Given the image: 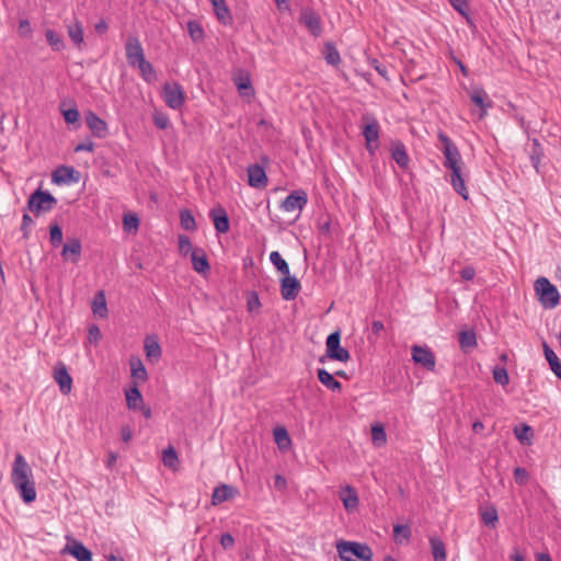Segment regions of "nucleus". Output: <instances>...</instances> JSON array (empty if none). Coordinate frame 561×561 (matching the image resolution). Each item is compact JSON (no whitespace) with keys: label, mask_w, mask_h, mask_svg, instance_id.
<instances>
[{"label":"nucleus","mask_w":561,"mask_h":561,"mask_svg":"<svg viewBox=\"0 0 561 561\" xmlns=\"http://www.w3.org/2000/svg\"><path fill=\"white\" fill-rule=\"evenodd\" d=\"M270 261L283 276L290 273L288 263L282 257L278 251L271 252Z\"/></svg>","instance_id":"a19ab883"},{"label":"nucleus","mask_w":561,"mask_h":561,"mask_svg":"<svg viewBox=\"0 0 561 561\" xmlns=\"http://www.w3.org/2000/svg\"><path fill=\"white\" fill-rule=\"evenodd\" d=\"M46 39L54 50L59 51L64 48V42L56 32L47 30Z\"/></svg>","instance_id":"8fccbe9b"},{"label":"nucleus","mask_w":561,"mask_h":561,"mask_svg":"<svg viewBox=\"0 0 561 561\" xmlns=\"http://www.w3.org/2000/svg\"><path fill=\"white\" fill-rule=\"evenodd\" d=\"M192 266L198 274H206L210 270L208 259L202 248H195L191 252Z\"/></svg>","instance_id":"f3484780"},{"label":"nucleus","mask_w":561,"mask_h":561,"mask_svg":"<svg viewBox=\"0 0 561 561\" xmlns=\"http://www.w3.org/2000/svg\"><path fill=\"white\" fill-rule=\"evenodd\" d=\"M18 34L21 37L30 38L32 36V26L27 19H22L19 23Z\"/></svg>","instance_id":"6e6d98bb"},{"label":"nucleus","mask_w":561,"mask_h":561,"mask_svg":"<svg viewBox=\"0 0 561 561\" xmlns=\"http://www.w3.org/2000/svg\"><path fill=\"white\" fill-rule=\"evenodd\" d=\"M92 311L94 316L99 318H106L108 314V309L106 305V298L103 290L98 291L94 295L93 301H92Z\"/></svg>","instance_id":"bb28decb"},{"label":"nucleus","mask_w":561,"mask_h":561,"mask_svg":"<svg viewBox=\"0 0 561 561\" xmlns=\"http://www.w3.org/2000/svg\"><path fill=\"white\" fill-rule=\"evenodd\" d=\"M31 474V466L21 454H16L12 465L11 481L25 503L35 500V486L30 481Z\"/></svg>","instance_id":"f257e3e1"},{"label":"nucleus","mask_w":561,"mask_h":561,"mask_svg":"<svg viewBox=\"0 0 561 561\" xmlns=\"http://www.w3.org/2000/svg\"><path fill=\"white\" fill-rule=\"evenodd\" d=\"M371 440L376 447H381L387 442L385 428L381 425L371 426Z\"/></svg>","instance_id":"49530a36"},{"label":"nucleus","mask_w":561,"mask_h":561,"mask_svg":"<svg viewBox=\"0 0 561 561\" xmlns=\"http://www.w3.org/2000/svg\"><path fill=\"white\" fill-rule=\"evenodd\" d=\"M85 123L91 133L98 138H105L108 135V127L105 121L100 118L94 112L89 111L85 114Z\"/></svg>","instance_id":"ddd939ff"},{"label":"nucleus","mask_w":561,"mask_h":561,"mask_svg":"<svg viewBox=\"0 0 561 561\" xmlns=\"http://www.w3.org/2000/svg\"><path fill=\"white\" fill-rule=\"evenodd\" d=\"M319 381L332 391H341L342 385L337 381L332 374L324 368H319L317 371Z\"/></svg>","instance_id":"c85d7f7f"},{"label":"nucleus","mask_w":561,"mask_h":561,"mask_svg":"<svg viewBox=\"0 0 561 561\" xmlns=\"http://www.w3.org/2000/svg\"><path fill=\"white\" fill-rule=\"evenodd\" d=\"M471 101L480 107L479 119H482L486 115V110L492 107V101L488 99V94L482 89H476L471 93Z\"/></svg>","instance_id":"412c9836"},{"label":"nucleus","mask_w":561,"mask_h":561,"mask_svg":"<svg viewBox=\"0 0 561 561\" xmlns=\"http://www.w3.org/2000/svg\"><path fill=\"white\" fill-rule=\"evenodd\" d=\"M145 352L149 360H158L161 357V348L157 340L147 339L145 342Z\"/></svg>","instance_id":"58836bf2"},{"label":"nucleus","mask_w":561,"mask_h":561,"mask_svg":"<svg viewBox=\"0 0 561 561\" xmlns=\"http://www.w3.org/2000/svg\"><path fill=\"white\" fill-rule=\"evenodd\" d=\"M412 359L415 364H420L427 370L433 371L435 369V356L428 347L419 345L412 346Z\"/></svg>","instance_id":"1a4fd4ad"},{"label":"nucleus","mask_w":561,"mask_h":561,"mask_svg":"<svg viewBox=\"0 0 561 561\" xmlns=\"http://www.w3.org/2000/svg\"><path fill=\"white\" fill-rule=\"evenodd\" d=\"M308 203V195L304 190L293 191L280 204V208L284 211L293 213L301 210L306 207Z\"/></svg>","instance_id":"6e6552de"},{"label":"nucleus","mask_w":561,"mask_h":561,"mask_svg":"<svg viewBox=\"0 0 561 561\" xmlns=\"http://www.w3.org/2000/svg\"><path fill=\"white\" fill-rule=\"evenodd\" d=\"M461 350L466 353L477 346V335L473 330L461 331L458 335Z\"/></svg>","instance_id":"c756f323"},{"label":"nucleus","mask_w":561,"mask_h":561,"mask_svg":"<svg viewBox=\"0 0 561 561\" xmlns=\"http://www.w3.org/2000/svg\"><path fill=\"white\" fill-rule=\"evenodd\" d=\"M300 22L313 36H320L322 32L321 21L319 15L312 9L306 8L301 11Z\"/></svg>","instance_id":"f8f14e48"},{"label":"nucleus","mask_w":561,"mask_h":561,"mask_svg":"<svg viewBox=\"0 0 561 561\" xmlns=\"http://www.w3.org/2000/svg\"><path fill=\"white\" fill-rule=\"evenodd\" d=\"M341 500L347 511L353 510L358 505V496L355 490L351 486L345 488L344 492L341 494Z\"/></svg>","instance_id":"4c0bfd02"},{"label":"nucleus","mask_w":561,"mask_h":561,"mask_svg":"<svg viewBox=\"0 0 561 561\" xmlns=\"http://www.w3.org/2000/svg\"><path fill=\"white\" fill-rule=\"evenodd\" d=\"M341 334L340 331L332 332L327 337V356L331 359L345 363L350 359V352L340 345Z\"/></svg>","instance_id":"39448f33"},{"label":"nucleus","mask_w":561,"mask_h":561,"mask_svg":"<svg viewBox=\"0 0 561 561\" xmlns=\"http://www.w3.org/2000/svg\"><path fill=\"white\" fill-rule=\"evenodd\" d=\"M323 57L331 66H337L341 62V56L335 45L331 42L324 44Z\"/></svg>","instance_id":"c9c22d12"},{"label":"nucleus","mask_w":561,"mask_h":561,"mask_svg":"<svg viewBox=\"0 0 561 561\" xmlns=\"http://www.w3.org/2000/svg\"><path fill=\"white\" fill-rule=\"evenodd\" d=\"M67 32H68V36L73 42V44L80 48L84 42L83 26H82L81 22L76 20L73 23L69 24L67 26Z\"/></svg>","instance_id":"2f4dec72"},{"label":"nucleus","mask_w":561,"mask_h":561,"mask_svg":"<svg viewBox=\"0 0 561 561\" xmlns=\"http://www.w3.org/2000/svg\"><path fill=\"white\" fill-rule=\"evenodd\" d=\"M516 438L524 445H530L534 437L533 428L527 424H520L514 428Z\"/></svg>","instance_id":"e433bc0d"},{"label":"nucleus","mask_w":561,"mask_h":561,"mask_svg":"<svg viewBox=\"0 0 561 561\" xmlns=\"http://www.w3.org/2000/svg\"><path fill=\"white\" fill-rule=\"evenodd\" d=\"M162 461L165 467L175 468L178 463V455L173 447H169L163 450Z\"/></svg>","instance_id":"09e8293b"},{"label":"nucleus","mask_w":561,"mask_h":561,"mask_svg":"<svg viewBox=\"0 0 561 561\" xmlns=\"http://www.w3.org/2000/svg\"><path fill=\"white\" fill-rule=\"evenodd\" d=\"M249 185L255 188H262L267 185V176L265 170L260 164H251L248 168Z\"/></svg>","instance_id":"dca6fc26"},{"label":"nucleus","mask_w":561,"mask_h":561,"mask_svg":"<svg viewBox=\"0 0 561 561\" xmlns=\"http://www.w3.org/2000/svg\"><path fill=\"white\" fill-rule=\"evenodd\" d=\"M56 204V198L49 192L37 188V213L50 210Z\"/></svg>","instance_id":"a878e982"},{"label":"nucleus","mask_w":561,"mask_h":561,"mask_svg":"<svg viewBox=\"0 0 561 561\" xmlns=\"http://www.w3.org/2000/svg\"><path fill=\"white\" fill-rule=\"evenodd\" d=\"M528 472L526 469L522 468V467H516L514 469V479L516 481L517 484L519 485H525L528 481Z\"/></svg>","instance_id":"bf43d9fd"},{"label":"nucleus","mask_w":561,"mask_h":561,"mask_svg":"<svg viewBox=\"0 0 561 561\" xmlns=\"http://www.w3.org/2000/svg\"><path fill=\"white\" fill-rule=\"evenodd\" d=\"M81 254V242L78 239L69 240L62 248L61 256L64 260H70L72 263H77Z\"/></svg>","instance_id":"aec40b11"},{"label":"nucleus","mask_w":561,"mask_h":561,"mask_svg":"<svg viewBox=\"0 0 561 561\" xmlns=\"http://www.w3.org/2000/svg\"><path fill=\"white\" fill-rule=\"evenodd\" d=\"M187 32L193 42L198 43L204 38V30L196 21L187 23Z\"/></svg>","instance_id":"de8ad7c7"},{"label":"nucleus","mask_w":561,"mask_h":561,"mask_svg":"<svg viewBox=\"0 0 561 561\" xmlns=\"http://www.w3.org/2000/svg\"><path fill=\"white\" fill-rule=\"evenodd\" d=\"M411 528L409 525H394L393 538L397 543H402L403 540H409L411 537Z\"/></svg>","instance_id":"a18cd8bd"},{"label":"nucleus","mask_w":561,"mask_h":561,"mask_svg":"<svg viewBox=\"0 0 561 561\" xmlns=\"http://www.w3.org/2000/svg\"><path fill=\"white\" fill-rule=\"evenodd\" d=\"M153 121H154V125L160 129H165L170 124L168 116L164 114L156 115Z\"/></svg>","instance_id":"0e129e2a"},{"label":"nucleus","mask_w":561,"mask_h":561,"mask_svg":"<svg viewBox=\"0 0 561 561\" xmlns=\"http://www.w3.org/2000/svg\"><path fill=\"white\" fill-rule=\"evenodd\" d=\"M450 184L454 190L463 197V199H468V190L465 184V179L461 173V168L450 170Z\"/></svg>","instance_id":"b1692460"},{"label":"nucleus","mask_w":561,"mask_h":561,"mask_svg":"<svg viewBox=\"0 0 561 561\" xmlns=\"http://www.w3.org/2000/svg\"><path fill=\"white\" fill-rule=\"evenodd\" d=\"M50 242L54 247H58L62 242V231L57 224L50 227Z\"/></svg>","instance_id":"4d7b16f0"},{"label":"nucleus","mask_w":561,"mask_h":561,"mask_svg":"<svg viewBox=\"0 0 561 561\" xmlns=\"http://www.w3.org/2000/svg\"><path fill=\"white\" fill-rule=\"evenodd\" d=\"M543 158V148L538 139L534 138L531 141V149L529 153L530 162L537 173H540V164Z\"/></svg>","instance_id":"cd10ccee"},{"label":"nucleus","mask_w":561,"mask_h":561,"mask_svg":"<svg viewBox=\"0 0 561 561\" xmlns=\"http://www.w3.org/2000/svg\"><path fill=\"white\" fill-rule=\"evenodd\" d=\"M220 545L225 550L232 549L234 547V538L230 534H222L220 537Z\"/></svg>","instance_id":"680f3d73"},{"label":"nucleus","mask_w":561,"mask_h":561,"mask_svg":"<svg viewBox=\"0 0 561 561\" xmlns=\"http://www.w3.org/2000/svg\"><path fill=\"white\" fill-rule=\"evenodd\" d=\"M480 516H481L482 522L486 526H491V527H495V525L499 520L497 511L493 505H490V506L485 507L484 510H481Z\"/></svg>","instance_id":"ea45409f"},{"label":"nucleus","mask_w":561,"mask_h":561,"mask_svg":"<svg viewBox=\"0 0 561 561\" xmlns=\"http://www.w3.org/2000/svg\"><path fill=\"white\" fill-rule=\"evenodd\" d=\"M493 378L501 386H506L510 381L507 370L504 367H495L493 369Z\"/></svg>","instance_id":"864d4df0"},{"label":"nucleus","mask_w":561,"mask_h":561,"mask_svg":"<svg viewBox=\"0 0 561 561\" xmlns=\"http://www.w3.org/2000/svg\"><path fill=\"white\" fill-rule=\"evenodd\" d=\"M32 224H33L32 217L28 214H24L21 230L23 231V237L25 239H27L30 237V231L27 230V227Z\"/></svg>","instance_id":"69168bd1"},{"label":"nucleus","mask_w":561,"mask_h":561,"mask_svg":"<svg viewBox=\"0 0 561 561\" xmlns=\"http://www.w3.org/2000/svg\"><path fill=\"white\" fill-rule=\"evenodd\" d=\"M274 439L282 450L289 448L291 445L290 437L284 427H277L274 430Z\"/></svg>","instance_id":"37998d69"},{"label":"nucleus","mask_w":561,"mask_h":561,"mask_svg":"<svg viewBox=\"0 0 561 561\" xmlns=\"http://www.w3.org/2000/svg\"><path fill=\"white\" fill-rule=\"evenodd\" d=\"M101 337V331L98 325L93 324L89 328V340L90 342H98Z\"/></svg>","instance_id":"338daca9"},{"label":"nucleus","mask_w":561,"mask_h":561,"mask_svg":"<svg viewBox=\"0 0 561 561\" xmlns=\"http://www.w3.org/2000/svg\"><path fill=\"white\" fill-rule=\"evenodd\" d=\"M261 307V301L256 293H251L247 300V308L249 312L257 311Z\"/></svg>","instance_id":"052dcab7"},{"label":"nucleus","mask_w":561,"mask_h":561,"mask_svg":"<svg viewBox=\"0 0 561 561\" xmlns=\"http://www.w3.org/2000/svg\"><path fill=\"white\" fill-rule=\"evenodd\" d=\"M130 370H131V377L134 379H137L140 381L147 380V378H148L147 370H146L142 362L139 358L130 360Z\"/></svg>","instance_id":"79ce46f5"},{"label":"nucleus","mask_w":561,"mask_h":561,"mask_svg":"<svg viewBox=\"0 0 561 561\" xmlns=\"http://www.w3.org/2000/svg\"><path fill=\"white\" fill-rule=\"evenodd\" d=\"M61 113H62L65 122L68 125H73V124L78 123L80 114L76 106L70 107V108H62Z\"/></svg>","instance_id":"603ef678"},{"label":"nucleus","mask_w":561,"mask_h":561,"mask_svg":"<svg viewBox=\"0 0 561 561\" xmlns=\"http://www.w3.org/2000/svg\"><path fill=\"white\" fill-rule=\"evenodd\" d=\"M94 30L99 34H105L108 30V25L104 19H101L98 23H95Z\"/></svg>","instance_id":"774afa93"},{"label":"nucleus","mask_w":561,"mask_h":561,"mask_svg":"<svg viewBox=\"0 0 561 561\" xmlns=\"http://www.w3.org/2000/svg\"><path fill=\"white\" fill-rule=\"evenodd\" d=\"M535 293L538 297L540 305L545 309H553L560 301V294L558 288L547 278L539 277L534 284Z\"/></svg>","instance_id":"7ed1b4c3"},{"label":"nucleus","mask_w":561,"mask_h":561,"mask_svg":"<svg viewBox=\"0 0 561 561\" xmlns=\"http://www.w3.org/2000/svg\"><path fill=\"white\" fill-rule=\"evenodd\" d=\"M300 289L299 280L291 276L290 273L280 278V295L284 300L290 301L296 299Z\"/></svg>","instance_id":"9d476101"},{"label":"nucleus","mask_w":561,"mask_h":561,"mask_svg":"<svg viewBox=\"0 0 561 561\" xmlns=\"http://www.w3.org/2000/svg\"><path fill=\"white\" fill-rule=\"evenodd\" d=\"M162 94L165 104L172 110H180L184 103L185 96L182 87L178 82L164 83Z\"/></svg>","instance_id":"423d86ee"},{"label":"nucleus","mask_w":561,"mask_h":561,"mask_svg":"<svg viewBox=\"0 0 561 561\" xmlns=\"http://www.w3.org/2000/svg\"><path fill=\"white\" fill-rule=\"evenodd\" d=\"M363 136L366 140L367 150H370V144L378 142L379 124L375 118L363 127Z\"/></svg>","instance_id":"393cba45"},{"label":"nucleus","mask_w":561,"mask_h":561,"mask_svg":"<svg viewBox=\"0 0 561 561\" xmlns=\"http://www.w3.org/2000/svg\"><path fill=\"white\" fill-rule=\"evenodd\" d=\"M237 490L228 484H220L216 486L211 494V504L219 505L222 502H226L232 499L237 494Z\"/></svg>","instance_id":"6ab92c4d"},{"label":"nucleus","mask_w":561,"mask_h":561,"mask_svg":"<svg viewBox=\"0 0 561 561\" xmlns=\"http://www.w3.org/2000/svg\"><path fill=\"white\" fill-rule=\"evenodd\" d=\"M543 353L547 362L549 363V366L551 370L554 373V375L561 379V362L556 355V353L549 347V345L543 342L542 344Z\"/></svg>","instance_id":"7c9ffc66"},{"label":"nucleus","mask_w":561,"mask_h":561,"mask_svg":"<svg viewBox=\"0 0 561 561\" xmlns=\"http://www.w3.org/2000/svg\"><path fill=\"white\" fill-rule=\"evenodd\" d=\"M123 225L125 230H137L139 226V218L136 214L128 213L124 215Z\"/></svg>","instance_id":"5fc2aeb1"},{"label":"nucleus","mask_w":561,"mask_h":561,"mask_svg":"<svg viewBox=\"0 0 561 561\" xmlns=\"http://www.w3.org/2000/svg\"><path fill=\"white\" fill-rule=\"evenodd\" d=\"M430 545L434 561H446L445 543L438 537H431Z\"/></svg>","instance_id":"72a5a7b5"},{"label":"nucleus","mask_w":561,"mask_h":561,"mask_svg":"<svg viewBox=\"0 0 561 561\" xmlns=\"http://www.w3.org/2000/svg\"><path fill=\"white\" fill-rule=\"evenodd\" d=\"M391 157L400 168H407L410 162L405 146L401 141L391 144Z\"/></svg>","instance_id":"4be33fe9"},{"label":"nucleus","mask_w":561,"mask_h":561,"mask_svg":"<svg viewBox=\"0 0 561 561\" xmlns=\"http://www.w3.org/2000/svg\"><path fill=\"white\" fill-rule=\"evenodd\" d=\"M192 243L187 236L181 234L179 236V251L181 254L186 255L192 252Z\"/></svg>","instance_id":"13d9d810"},{"label":"nucleus","mask_w":561,"mask_h":561,"mask_svg":"<svg viewBox=\"0 0 561 561\" xmlns=\"http://www.w3.org/2000/svg\"><path fill=\"white\" fill-rule=\"evenodd\" d=\"M64 553H69L78 561H91L92 553L91 551L83 546L82 542L78 540L68 541L66 547L62 550Z\"/></svg>","instance_id":"2eb2a0df"},{"label":"nucleus","mask_w":561,"mask_h":561,"mask_svg":"<svg viewBox=\"0 0 561 561\" xmlns=\"http://www.w3.org/2000/svg\"><path fill=\"white\" fill-rule=\"evenodd\" d=\"M125 54L128 65L133 68H136L138 62L146 59L142 45L136 35H128L125 43Z\"/></svg>","instance_id":"0eeeda50"},{"label":"nucleus","mask_w":561,"mask_h":561,"mask_svg":"<svg viewBox=\"0 0 561 561\" xmlns=\"http://www.w3.org/2000/svg\"><path fill=\"white\" fill-rule=\"evenodd\" d=\"M80 179V173L72 167L61 165L58 167L51 174V180L57 185L77 183Z\"/></svg>","instance_id":"9b49d317"},{"label":"nucleus","mask_w":561,"mask_h":561,"mask_svg":"<svg viewBox=\"0 0 561 561\" xmlns=\"http://www.w3.org/2000/svg\"><path fill=\"white\" fill-rule=\"evenodd\" d=\"M180 224L181 227L186 231L196 230L195 218L188 209H183L180 211Z\"/></svg>","instance_id":"c03bdc74"},{"label":"nucleus","mask_w":561,"mask_h":561,"mask_svg":"<svg viewBox=\"0 0 561 561\" xmlns=\"http://www.w3.org/2000/svg\"><path fill=\"white\" fill-rule=\"evenodd\" d=\"M453 8L460 13L467 21L470 20V10L467 0H449Z\"/></svg>","instance_id":"3c124183"},{"label":"nucleus","mask_w":561,"mask_h":561,"mask_svg":"<svg viewBox=\"0 0 561 561\" xmlns=\"http://www.w3.org/2000/svg\"><path fill=\"white\" fill-rule=\"evenodd\" d=\"M438 140L442 144L440 149L445 157L444 167L449 170L461 168V154L457 146L442 131L438 134Z\"/></svg>","instance_id":"20e7f679"},{"label":"nucleus","mask_w":561,"mask_h":561,"mask_svg":"<svg viewBox=\"0 0 561 561\" xmlns=\"http://www.w3.org/2000/svg\"><path fill=\"white\" fill-rule=\"evenodd\" d=\"M126 404L130 410H137L142 403L144 398L137 386H134L125 392Z\"/></svg>","instance_id":"473e14b6"},{"label":"nucleus","mask_w":561,"mask_h":561,"mask_svg":"<svg viewBox=\"0 0 561 561\" xmlns=\"http://www.w3.org/2000/svg\"><path fill=\"white\" fill-rule=\"evenodd\" d=\"M336 550L343 561H371L373 550L366 543L355 541H340L336 543Z\"/></svg>","instance_id":"f03ea898"},{"label":"nucleus","mask_w":561,"mask_h":561,"mask_svg":"<svg viewBox=\"0 0 561 561\" xmlns=\"http://www.w3.org/2000/svg\"><path fill=\"white\" fill-rule=\"evenodd\" d=\"M209 216L214 221L217 232L226 233L229 230V218L227 211L221 206L213 208Z\"/></svg>","instance_id":"a211bd4d"},{"label":"nucleus","mask_w":561,"mask_h":561,"mask_svg":"<svg viewBox=\"0 0 561 561\" xmlns=\"http://www.w3.org/2000/svg\"><path fill=\"white\" fill-rule=\"evenodd\" d=\"M54 379L58 383L61 393L68 394L72 388V378L65 364L59 363L54 369Z\"/></svg>","instance_id":"4468645a"},{"label":"nucleus","mask_w":561,"mask_h":561,"mask_svg":"<svg viewBox=\"0 0 561 561\" xmlns=\"http://www.w3.org/2000/svg\"><path fill=\"white\" fill-rule=\"evenodd\" d=\"M209 1L214 8V11H215V14H216L218 21L224 25L231 24L232 16H231L229 8L226 4V0H209Z\"/></svg>","instance_id":"5701e85b"},{"label":"nucleus","mask_w":561,"mask_h":561,"mask_svg":"<svg viewBox=\"0 0 561 561\" xmlns=\"http://www.w3.org/2000/svg\"><path fill=\"white\" fill-rule=\"evenodd\" d=\"M93 150H94V142L91 139H87L83 142H80L75 147V152H80V151L92 152Z\"/></svg>","instance_id":"e2e57ef3"},{"label":"nucleus","mask_w":561,"mask_h":561,"mask_svg":"<svg viewBox=\"0 0 561 561\" xmlns=\"http://www.w3.org/2000/svg\"><path fill=\"white\" fill-rule=\"evenodd\" d=\"M136 67L140 71V77L147 82V83H153L157 80V73L152 67V65L144 59L136 65Z\"/></svg>","instance_id":"f704fd0d"}]
</instances>
